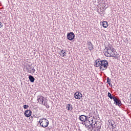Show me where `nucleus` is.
I'll return each instance as SVG.
<instances>
[{"label":"nucleus","mask_w":131,"mask_h":131,"mask_svg":"<svg viewBox=\"0 0 131 131\" xmlns=\"http://www.w3.org/2000/svg\"><path fill=\"white\" fill-rule=\"evenodd\" d=\"M104 54L105 57L110 58L114 57L115 58H119V54H117L116 50L112 46H107L104 50Z\"/></svg>","instance_id":"obj_1"},{"label":"nucleus","mask_w":131,"mask_h":131,"mask_svg":"<svg viewBox=\"0 0 131 131\" xmlns=\"http://www.w3.org/2000/svg\"><path fill=\"white\" fill-rule=\"evenodd\" d=\"M95 66L96 67H99L100 70L104 71L107 69L108 64V61L106 60H101L100 59H97L95 61Z\"/></svg>","instance_id":"obj_2"},{"label":"nucleus","mask_w":131,"mask_h":131,"mask_svg":"<svg viewBox=\"0 0 131 131\" xmlns=\"http://www.w3.org/2000/svg\"><path fill=\"white\" fill-rule=\"evenodd\" d=\"M85 126L90 129H92V128H99L101 129V127H102V122L95 120L92 125H88V124H85Z\"/></svg>","instance_id":"obj_3"},{"label":"nucleus","mask_w":131,"mask_h":131,"mask_svg":"<svg viewBox=\"0 0 131 131\" xmlns=\"http://www.w3.org/2000/svg\"><path fill=\"white\" fill-rule=\"evenodd\" d=\"M40 125L42 126V127H48L49 125V120L46 118L40 119L39 121Z\"/></svg>","instance_id":"obj_4"},{"label":"nucleus","mask_w":131,"mask_h":131,"mask_svg":"<svg viewBox=\"0 0 131 131\" xmlns=\"http://www.w3.org/2000/svg\"><path fill=\"white\" fill-rule=\"evenodd\" d=\"M45 97L43 96H40L39 98H37V101L40 104H41L42 105H44V106H46L47 108H49V105H48V103L46 101H45Z\"/></svg>","instance_id":"obj_5"},{"label":"nucleus","mask_w":131,"mask_h":131,"mask_svg":"<svg viewBox=\"0 0 131 131\" xmlns=\"http://www.w3.org/2000/svg\"><path fill=\"white\" fill-rule=\"evenodd\" d=\"M96 121V118H94L93 117V116L89 117L88 118H87V122H86L87 123H89V125H92L93 123H94V122Z\"/></svg>","instance_id":"obj_6"},{"label":"nucleus","mask_w":131,"mask_h":131,"mask_svg":"<svg viewBox=\"0 0 131 131\" xmlns=\"http://www.w3.org/2000/svg\"><path fill=\"white\" fill-rule=\"evenodd\" d=\"M80 120H81V121H83V124H84V125H85V124H86V122H88V117H86V116L85 115H81L79 117Z\"/></svg>","instance_id":"obj_7"},{"label":"nucleus","mask_w":131,"mask_h":131,"mask_svg":"<svg viewBox=\"0 0 131 131\" xmlns=\"http://www.w3.org/2000/svg\"><path fill=\"white\" fill-rule=\"evenodd\" d=\"M74 98L77 100H80L82 98V94L79 92H76L74 94Z\"/></svg>","instance_id":"obj_8"},{"label":"nucleus","mask_w":131,"mask_h":131,"mask_svg":"<svg viewBox=\"0 0 131 131\" xmlns=\"http://www.w3.org/2000/svg\"><path fill=\"white\" fill-rule=\"evenodd\" d=\"M26 70L29 73H31L32 72L34 73L35 72V69H34V68L31 67V66H28L26 67Z\"/></svg>","instance_id":"obj_9"},{"label":"nucleus","mask_w":131,"mask_h":131,"mask_svg":"<svg viewBox=\"0 0 131 131\" xmlns=\"http://www.w3.org/2000/svg\"><path fill=\"white\" fill-rule=\"evenodd\" d=\"M67 37L69 40H72L73 39H74V37H75V35H74V33H73V32H70L68 34Z\"/></svg>","instance_id":"obj_10"},{"label":"nucleus","mask_w":131,"mask_h":131,"mask_svg":"<svg viewBox=\"0 0 131 131\" xmlns=\"http://www.w3.org/2000/svg\"><path fill=\"white\" fill-rule=\"evenodd\" d=\"M108 122H109V125H111V126H112V129H114V128H116V122H115L113 120H108Z\"/></svg>","instance_id":"obj_11"},{"label":"nucleus","mask_w":131,"mask_h":131,"mask_svg":"<svg viewBox=\"0 0 131 131\" xmlns=\"http://www.w3.org/2000/svg\"><path fill=\"white\" fill-rule=\"evenodd\" d=\"M59 55L61 56V57H62L63 58H65L66 56H67V52H66V51L64 49H62L60 52Z\"/></svg>","instance_id":"obj_12"},{"label":"nucleus","mask_w":131,"mask_h":131,"mask_svg":"<svg viewBox=\"0 0 131 131\" xmlns=\"http://www.w3.org/2000/svg\"><path fill=\"white\" fill-rule=\"evenodd\" d=\"M100 25H102L103 28H107L108 27V22L106 21L100 22Z\"/></svg>","instance_id":"obj_13"},{"label":"nucleus","mask_w":131,"mask_h":131,"mask_svg":"<svg viewBox=\"0 0 131 131\" xmlns=\"http://www.w3.org/2000/svg\"><path fill=\"white\" fill-rule=\"evenodd\" d=\"M113 100L115 102V103H116V104H117V105H120V104H121V101H120V100L116 98V97L113 98Z\"/></svg>","instance_id":"obj_14"},{"label":"nucleus","mask_w":131,"mask_h":131,"mask_svg":"<svg viewBox=\"0 0 131 131\" xmlns=\"http://www.w3.org/2000/svg\"><path fill=\"white\" fill-rule=\"evenodd\" d=\"M66 109L67 110H68L69 111H72V109H73V107L72 106V105L70 104H68L66 106Z\"/></svg>","instance_id":"obj_15"},{"label":"nucleus","mask_w":131,"mask_h":131,"mask_svg":"<svg viewBox=\"0 0 131 131\" xmlns=\"http://www.w3.org/2000/svg\"><path fill=\"white\" fill-rule=\"evenodd\" d=\"M88 49L90 51H93L94 50V46L92 43V42H89L88 44Z\"/></svg>","instance_id":"obj_16"},{"label":"nucleus","mask_w":131,"mask_h":131,"mask_svg":"<svg viewBox=\"0 0 131 131\" xmlns=\"http://www.w3.org/2000/svg\"><path fill=\"white\" fill-rule=\"evenodd\" d=\"M32 112L30 110H27L25 112V115H31Z\"/></svg>","instance_id":"obj_17"},{"label":"nucleus","mask_w":131,"mask_h":131,"mask_svg":"<svg viewBox=\"0 0 131 131\" xmlns=\"http://www.w3.org/2000/svg\"><path fill=\"white\" fill-rule=\"evenodd\" d=\"M29 79H30V81H31V82H34V80H35L34 77L31 75L29 76Z\"/></svg>","instance_id":"obj_18"},{"label":"nucleus","mask_w":131,"mask_h":131,"mask_svg":"<svg viewBox=\"0 0 131 131\" xmlns=\"http://www.w3.org/2000/svg\"><path fill=\"white\" fill-rule=\"evenodd\" d=\"M27 118H29L30 121H32L33 120V117L31 116V115H25Z\"/></svg>","instance_id":"obj_19"},{"label":"nucleus","mask_w":131,"mask_h":131,"mask_svg":"<svg viewBox=\"0 0 131 131\" xmlns=\"http://www.w3.org/2000/svg\"><path fill=\"white\" fill-rule=\"evenodd\" d=\"M99 6H100L102 9H104V8L106 7V3H105V2L100 3L99 4Z\"/></svg>","instance_id":"obj_20"},{"label":"nucleus","mask_w":131,"mask_h":131,"mask_svg":"<svg viewBox=\"0 0 131 131\" xmlns=\"http://www.w3.org/2000/svg\"><path fill=\"white\" fill-rule=\"evenodd\" d=\"M107 96H108V97L110 99H113V98H115V97H113V96H112V95H111L110 92L108 93Z\"/></svg>","instance_id":"obj_21"},{"label":"nucleus","mask_w":131,"mask_h":131,"mask_svg":"<svg viewBox=\"0 0 131 131\" xmlns=\"http://www.w3.org/2000/svg\"><path fill=\"white\" fill-rule=\"evenodd\" d=\"M100 130H101V129L95 128V129H94V131H100Z\"/></svg>","instance_id":"obj_22"},{"label":"nucleus","mask_w":131,"mask_h":131,"mask_svg":"<svg viewBox=\"0 0 131 131\" xmlns=\"http://www.w3.org/2000/svg\"><path fill=\"white\" fill-rule=\"evenodd\" d=\"M24 109H27V108H28V105H24Z\"/></svg>","instance_id":"obj_23"},{"label":"nucleus","mask_w":131,"mask_h":131,"mask_svg":"<svg viewBox=\"0 0 131 131\" xmlns=\"http://www.w3.org/2000/svg\"><path fill=\"white\" fill-rule=\"evenodd\" d=\"M3 27V24L2 23V22L0 21V28H2Z\"/></svg>","instance_id":"obj_24"},{"label":"nucleus","mask_w":131,"mask_h":131,"mask_svg":"<svg viewBox=\"0 0 131 131\" xmlns=\"http://www.w3.org/2000/svg\"><path fill=\"white\" fill-rule=\"evenodd\" d=\"M107 82H110V81H111V79H109V78H107Z\"/></svg>","instance_id":"obj_25"},{"label":"nucleus","mask_w":131,"mask_h":131,"mask_svg":"<svg viewBox=\"0 0 131 131\" xmlns=\"http://www.w3.org/2000/svg\"><path fill=\"white\" fill-rule=\"evenodd\" d=\"M108 83V84H109V85H111V84L110 83V82H107Z\"/></svg>","instance_id":"obj_26"},{"label":"nucleus","mask_w":131,"mask_h":131,"mask_svg":"<svg viewBox=\"0 0 131 131\" xmlns=\"http://www.w3.org/2000/svg\"><path fill=\"white\" fill-rule=\"evenodd\" d=\"M104 31H105V32H106V31H105V30H104Z\"/></svg>","instance_id":"obj_27"},{"label":"nucleus","mask_w":131,"mask_h":131,"mask_svg":"<svg viewBox=\"0 0 131 131\" xmlns=\"http://www.w3.org/2000/svg\"><path fill=\"white\" fill-rule=\"evenodd\" d=\"M48 128L49 129V127H48Z\"/></svg>","instance_id":"obj_28"}]
</instances>
